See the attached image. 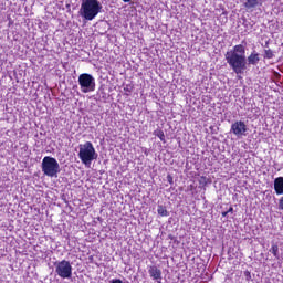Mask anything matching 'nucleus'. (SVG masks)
Segmentation results:
<instances>
[{
  "label": "nucleus",
  "mask_w": 283,
  "mask_h": 283,
  "mask_svg": "<svg viewBox=\"0 0 283 283\" xmlns=\"http://www.w3.org/2000/svg\"><path fill=\"white\" fill-rule=\"evenodd\" d=\"M226 61L234 74H244L247 65H258L260 63V53L253 51L247 57L244 45L237 44L226 53Z\"/></svg>",
  "instance_id": "nucleus-1"
},
{
  "label": "nucleus",
  "mask_w": 283,
  "mask_h": 283,
  "mask_svg": "<svg viewBox=\"0 0 283 283\" xmlns=\"http://www.w3.org/2000/svg\"><path fill=\"white\" fill-rule=\"evenodd\" d=\"M101 10H103V4L98 0H82L78 12L86 21H94Z\"/></svg>",
  "instance_id": "nucleus-2"
},
{
  "label": "nucleus",
  "mask_w": 283,
  "mask_h": 283,
  "mask_svg": "<svg viewBox=\"0 0 283 283\" xmlns=\"http://www.w3.org/2000/svg\"><path fill=\"white\" fill-rule=\"evenodd\" d=\"M78 149V158L81 163L85 165V167H90V165H92V161L98 158V153H96V148H94L92 142L80 144Z\"/></svg>",
  "instance_id": "nucleus-3"
},
{
  "label": "nucleus",
  "mask_w": 283,
  "mask_h": 283,
  "mask_svg": "<svg viewBox=\"0 0 283 283\" xmlns=\"http://www.w3.org/2000/svg\"><path fill=\"white\" fill-rule=\"evenodd\" d=\"M42 171L49 178H56L61 171V165L56 158L46 156L42 159Z\"/></svg>",
  "instance_id": "nucleus-4"
},
{
  "label": "nucleus",
  "mask_w": 283,
  "mask_h": 283,
  "mask_svg": "<svg viewBox=\"0 0 283 283\" xmlns=\"http://www.w3.org/2000/svg\"><path fill=\"white\" fill-rule=\"evenodd\" d=\"M78 85L83 94H90L96 90V80L91 74L83 73L78 76Z\"/></svg>",
  "instance_id": "nucleus-5"
},
{
  "label": "nucleus",
  "mask_w": 283,
  "mask_h": 283,
  "mask_svg": "<svg viewBox=\"0 0 283 283\" xmlns=\"http://www.w3.org/2000/svg\"><path fill=\"white\" fill-rule=\"evenodd\" d=\"M55 273L62 280H72V263L67 260L57 261L54 263Z\"/></svg>",
  "instance_id": "nucleus-6"
},
{
  "label": "nucleus",
  "mask_w": 283,
  "mask_h": 283,
  "mask_svg": "<svg viewBox=\"0 0 283 283\" xmlns=\"http://www.w3.org/2000/svg\"><path fill=\"white\" fill-rule=\"evenodd\" d=\"M230 132L237 136V138H242L247 136V132H249V127H247V124L242 120L234 122L231 125Z\"/></svg>",
  "instance_id": "nucleus-7"
},
{
  "label": "nucleus",
  "mask_w": 283,
  "mask_h": 283,
  "mask_svg": "<svg viewBox=\"0 0 283 283\" xmlns=\"http://www.w3.org/2000/svg\"><path fill=\"white\" fill-rule=\"evenodd\" d=\"M148 273L149 276L151 277V280H154L157 283H163V271L160 269H158V266L156 265H150L148 268Z\"/></svg>",
  "instance_id": "nucleus-8"
},
{
  "label": "nucleus",
  "mask_w": 283,
  "mask_h": 283,
  "mask_svg": "<svg viewBox=\"0 0 283 283\" xmlns=\"http://www.w3.org/2000/svg\"><path fill=\"white\" fill-rule=\"evenodd\" d=\"M274 190L277 196H283V177H277L274 180Z\"/></svg>",
  "instance_id": "nucleus-9"
},
{
  "label": "nucleus",
  "mask_w": 283,
  "mask_h": 283,
  "mask_svg": "<svg viewBox=\"0 0 283 283\" xmlns=\"http://www.w3.org/2000/svg\"><path fill=\"white\" fill-rule=\"evenodd\" d=\"M260 3V0H247L244 2V7L248 10H251L252 8H258V4Z\"/></svg>",
  "instance_id": "nucleus-10"
},
{
  "label": "nucleus",
  "mask_w": 283,
  "mask_h": 283,
  "mask_svg": "<svg viewBox=\"0 0 283 283\" xmlns=\"http://www.w3.org/2000/svg\"><path fill=\"white\" fill-rule=\"evenodd\" d=\"M157 213L161 217H167L169 216V212L167 211V208H165L164 206H158L157 208Z\"/></svg>",
  "instance_id": "nucleus-11"
},
{
  "label": "nucleus",
  "mask_w": 283,
  "mask_h": 283,
  "mask_svg": "<svg viewBox=\"0 0 283 283\" xmlns=\"http://www.w3.org/2000/svg\"><path fill=\"white\" fill-rule=\"evenodd\" d=\"M154 136H157V138L160 139L161 143H165V132L157 129L154 132Z\"/></svg>",
  "instance_id": "nucleus-12"
},
{
  "label": "nucleus",
  "mask_w": 283,
  "mask_h": 283,
  "mask_svg": "<svg viewBox=\"0 0 283 283\" xmlns=\"http://www.w3.org/2000/svg\"><path fill=\"white\" fill-rule=\"evenodd\" d=\"M279 252H280V247H277V244H273L270 249V253H272L274 258H277Z\"/></svg>",
  "instance_id": "nucleus-13"
},
{
  "label": "nucleus",
  "mask_w": 283,
  "mask_h": 283,
  "mask_svg": "<svg viewBox=\"0 0 283 283\" xmlns=\"http://www.w3.org/2000/svg\"><path fill=\"white\" fill-rule=\"evenodd\" d=\"M274 54L271 49L264 51V59H273Z\"/></svg>",
  "instance_id": "nucleus-14"
},
{
  "label": "nucleus",
  "mask_w": 283,
  "mask_h": 283,
  "mask_svg": "<svg viewBox=\"0 0 283 283\" xmlns=\"http://www.w3.org/2000/svg\"><path fill=\"white\" fill-rule=\"evenodd\" d=\"M244 277H245L247 282L251 281V272L244 271Z\"/></svg>",
  "instance_id": "nucleus-15"
},
{
  "label": "nucleus",
  "mask_w": 283,
  "mask_h": 283,
  "mask_svg": "<svg viewBox=\"0 0 283 283\" xmlns=\"http://www.w3.org/2000/svg\"><path fill=\"white\" fill-rule=\"evenodd\" d=\"M279 209L280 211H283V197H281L279 200Z\"/></svg>",
  "instance_id": "nucleus-16"
},
{
  "label": "nucleus",
  "mask_w": 283,
  "mask_h": 283,
  "mask_svg": "<svg viewBox=\"0 0 283 283\" xmlns=\"http://www.w3.org/2000/svg\"><path fill=\"white\" fill-rule=\"evenodd\" d=\"M111 283H123V281L120 279H115V280L111 281Z\"/></svg>",
  "instance_id": "nucleus-17"
},
{
  "label": "nucleus",
  "mask_w": 283,
  "mask_h": 283,
  "mask_svg": "<svg viewBox=\"0 0 283 283\" xmlns=\"http://www.w3.org/2000/svg\"><path fill=\"white\" fill-rule=\"evenodd\" d=\"M222 218H227V216H229V212L228 211H224L221 213Z\"/></svg>",
  "instance_id": "nucleus-18"
},
{
  "label": "nucleus",
  "mask_w": 283,
  "mask_h": 283,
  "mask_svg": "<svg viewBox=\"0 0 283 283\" xmlns=\"http://www.w3.org/2000/svg\"><path fill=\"white\" fill-rule=\"evenodd\" d=\"M228 213H233V207H230V208L228 209Z\"/></svg>",
  "instance_id": "nucleus-19"
},
{
  "label": "nucleus",
  "mask_w": 283,
  "mask_h": 283,
  "mask_svg": "<svg viewBox=\"0 0 283 283\" xmlns=\"http://www.w3.org/2000/svg\"><path fill=\"white\" fill-rule=\"evenodd\" d=\"M168 182H174V179L171 178V176H168Z\"/></svg>",
  "instance_id": "nucleus-20"
},
{
  "label": "nucleus",
  "mask_w": 283,
  "mask_h": 283,
  "mask_svg": "<svg viewBox=\"0 0 283 283\" xmlns=\"http://www.w3.org/2000/svg\"><path fill=\"white\" fill-rule=\"evenodd\" d=\"M124 1V3H129V1H132V0H123Z\"/></svg>",
  "instance_id": "nucleus-21"
}]
</instances>
